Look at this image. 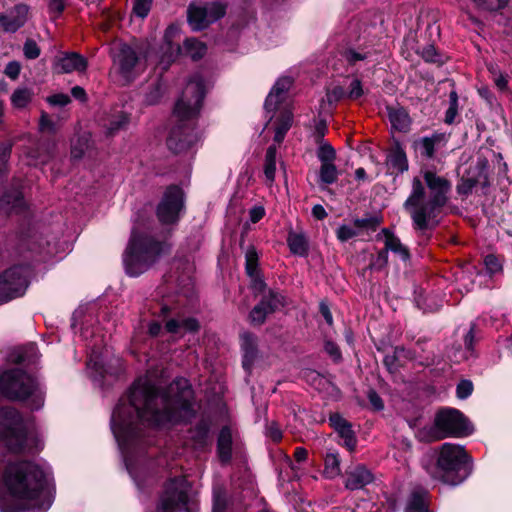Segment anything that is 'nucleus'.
<instances>
[{
    "label": "nucleus",
    "instance_id": "nucleus-1",
    "mask_svg": "<svg viewBox=\"0 0 512 512\" xmlns=\"http://www.w3.org/2000/svg\"><path fill=\"white\" fill-rule=\"evenodd\" d=\"M128 402L129 407L121 402L112 414L115 435H128L134 418L148 425H162L188 420L194 412L192 390L185 379L171 383L167 394H159L149 378H140L130 389Z\"/></svg>",
    "mask_w": 512,
    "mask_h": 512
},
{
    "label": "nucleus",
    "instance_id": "nucleus-2",
    "mask_svg": "<svg viewBox=\"0 0 512 512\" xmlns=\"http://www.w3.org/2000/svg\"><path fill=\"white\" fill-rule=\"evenodd\" d=\"M50 470L32 460L9 463L2 475L1 512H45L52 504Z\"/></svg>",
    "mask_w": 512,
    "mask_h": 512
},
{
    "label": "nucleus",
    "instance_id": "nucleus-3",
    "mask_svg": "<svg viewBox=\"0 0 512 512\" xmlns=\"http://www.w3.org/2000/svg\"><path fill=\"white\" fill-rule=\"evenodd\" d=\"M423 181L414 177L411 192L403 206L417 230H426L437 224L442 208L449 200L451 183L432 170H422Z\"/></svg>",
    "mask_w": 512,
    "mask_h": 512
},
{
    "label": "nucleus",
    "instance_id": "nucleus-4",
    "mask_svg": "<svg viewBox=\"0 0 512 512\" xmlns=\"http://www.w3.org/2000/svg\"><path fill=\"white\" fill-rule=\"evenodd\" d=\"M203 98V80L200 77H195L186 84L174 106L175 125L171 128L167 138V147L173 153H182L197 141L193 121L199 115Z\"/></svg>",
    "mask_w": 512,
    "mask_h": 512
},
{
    "label": "nucleus",
    "instance_id": "nucleus-5",
    "mask_svg": "<svg viewBox=\"0 0 512 512\" xmlns=\"http://www.w3.org/2000/svg\"><path fill=\"white\" fill-rule=\"evenodd\" d=\"M436 462L426 467L427 473L435 480L456 486L470 473L469 456L464 447L444 443L435 450Z\"/></svg>",
    "mask_w": 512,
    "mask_h": 512
},
{
    "label": "nucleus",
    "instance_id": "nucleus-6",
    "mask_svg": "<svg viewBox=\"0 0 512 512\" xmlns=\"http://www.w3.org/2000/svg\"><path fill=\"white\" fill-rule=\"evenodd\" d=\"M144 223L134 221L131 238L124 255L126 271L130 276H137L147 270L156 259L166 251L165 243L155 241L142 232Z\"/></svg>",
    "mask_w": 512,
    "mask_h": 512
},
{
    "label": "nucleus",
    "instance_id": "nucleus-7",
    "mask_svg": "<svg viewBox=\"0 0 512 512\" xmlns=\"http://www.w3.org/2000/svg\"><path fill=\"white\" fill-rule=\"evenodd\" d=\"M0 444L13 453H35L40 441L28 431L20 413L14 408L0 409Z\"/></svg>",
    "mask_w": 512,
    "mask_h": 512
},
{
    "label": "nucleus",
    "instance_id": "nucleus-8",
    "mask_svg": "<svg viewBox=\"0 0 512 512\" xmlns=\"http://www.w3.org/2000/svg\"><path fill=\"white\" fill-rule=\"evenodd\" d=\"M0 391L12 400L30 401L32 409H39L44 396L36 380L21 369H11L0 376Z\"/></svg>",
    "mask_w": 512,
    "mask_h": 512
},
{
    "label": "nucleus",
    "instance_id": "nucleus-9",
    "mask_svg": "<svg viewBox=\"0 0 512 512\" xmlns=\"http://www.w3.org/2000/svg\"><path fill=\"white\" fill-rule=\"evenodd\" d=\"M471 432L468 420L460 411L445 408L436 413L433 426L423 428L419 435L426 442H434L448 437H464Z\"/></svg>",
    "mask_w": 512,
    "mask_h": 512
},
{
    "label": "nucleus",
    "instance_id": "nucleus-10",
    "mask_svg": "<svg viewBox=\"0 0 512 512\" xmlns=\"http://www.w3.org/2000/svg\"><path fill=\"white\" fill-rule=\"evenodd\" d=\"M189 485L185 477L171 479L161 497L160 512H194L188 497Z\"/></svg>",
    "mask_w": 512,
    "mask_h": 512
},
{
    "label": "nucleus",
    "instance_id": "nucleus-11",
    "mask_svg": "<svg viewBox=\"0 0 512 512\" xmlns=\"http://www.w3.org/2000/svg\"><path fill=\"white\" fill-rule=\"evenodd\" d=\"M225 13L226 5L220 2L191 4L187 11L188 23L194 31H200L222 18Z\"/></svg>",
    "mask_w": 512,
    "mask_h": 512
},
{
    "label": "nucleus",
    "instance_id": "nucleus-12",
    "mask_svg": "<svg viewBox=\"0 0 512 512\" xmlns=\"http://www.w3.org/2000/svg\"><path fill=\"white\" fill-rule=\"evenodd\" d=\"M28 286L24 268L16 266L7 269L0 275V304L20 297Z\"/></svg>",
    "mask_w": 512,
    "mask_h": 512
},
{
    "label": "nucleus",
    "instance_id": "nucleus-13",
    "mask_svg": "<svg viewBox=\"0 0 512 512\" xmlns=\"http://www.w3.org/2000/svg\"><path fill=\"white\" fill-rule=\"evenodd\" d=\"M183 207V191L177 186H170L166 189L164 196L157 207V217L163 224L175 223L178 221Z\"/></svg>",
    "mask_w": 512,
    "mask_h": 512
},
{
    "label": "nucleus",
    "instance_id": "nucleus-14",
    "mask_svg": "<svg viewBox=\"0 0 512 512\" xmlns=\"http://www.w3.org/2000/svg\"><path fill=\"white\" fill-rule=\"evenodd\" d=\"M146 58L145 49L140 45L130 46L121 45L116 56L115 62L119 66L120 72L129 77L131 73L141 65L142 59Z\"/></svg>",
    "mask_w": 512,
    "mask_h": 512
},
{
    "label": "nucleus",
    "instance_id": "nucleus-15",
    "mask_svg": "<svg viewBox=\"0 0 512 512\" xmlns=\"http://www.w3.org/2000/svg\"><path fill=\"white\" fill-rule=\"evenodd\" d=\"M29 15L30 8L26 4L15 5L7 14L0 13V31L15 33L26 24Z\"/></svg>",
    "mask_w": 512,
    "mask_h": 512
},
{
    "label": "nucleus",
    "instance_id": "nucleus-16",
    "mask_svg": "<svg viewBox=\"0 0 512 512\" xmlns=\"http://www.w3.org/2000/svg\"><path fill=\"white\" fill-rule=\"evenodd\" d=\"M280 306H283V297L280 294L269 291V294L264 296L261 302L250 312V322L253 325H262L267 316Z\"/></svg>",
    "mask_w": 512,
    "mask_h": 512
},
{
    "label": "nucleus",
    "instance_id": "nucleus-17",
    "mask_svg": "<svg viewBox=\"0 0 512 512\" xmlns=\"http://www.w3.org/2000/svg\"><path fill=\"white\" fill-rule=\"evenodd\" d=\"M373 481V473L364 465H357L346 472L345 487L350 490L362 489Z\"/></svg>",
    "mask_w": 512,
    "mask_h": 512
},
{
    "label": "nucleus",
    "instance_id": "nucleus-18",
    "mask_svg": "<svg viewBox=\"0 0 512 512\" xmlns=\"http://www.w3.org/2000/svg\"><path fill=\"white\" fill-rule=\"evenodd\" d=\"M292 79L290 77H281L274 84L272 90L265 101V107L269 111L278 109L279 104L285 99L286 93L292 86Z\"/></svg>",
    "mask_w": 512,
    "mask_h": 512
},
{
    "label": "nucleus",
    "instance_id": "nucleus-19",
    "mask_svg": "<svg viewBox=\"0 0 512 512\" xmlns=\"http://www.w3.org/2000/svg\"><path fill=\"white\" fill-rule=\"evenodd\" d=\"M86 68V59L77 53H67L58 58L55 63V71L57 73H71L74 71L82 72L85 71Z\"/></svg>",
    "mask_w": 512,
    "mask_h": 512
},
{
    "label": "nucleus",
    "instance_id": "nucleus-20",
    "mask_svg": "<svg viewBox=\"0 0 512 512\" xmlns=\"http://www.w3.org/2000/svg\"><path fill=\"white\" fill-rule=\"evenodd\" d=\"M382 233L385 236V249L379 252V257L383 258V260L386 261L387 253L390 250V251L398 254L403 260H406L409 258V251L401 243L399 238H397L388 229H383Z\"/></svg>",
    "mask_w": 512,
    "mask_h": 512
},
{
    "label": "nucleus",
    "instance_id": "nucleus-21",
    "mask_svg": "<svg viewBox=\"0 0 512 512\" xmlns=\"http://www.w3.org/2000/svg\"><path fill=\"white\" fill-rule=\"evenodd\" d=\"M428 491L423 488H415L409 495L405 512H431L428 508Z\"/></svg>",
    "mask_w": 512,
    "mask_h": 512
},
{
    "label": "nucleus",
    "instance_id": "nucleus-22",
    "mask_svg": "<svg viewBox=\"0 0 512 512\" xmlns=\"http://www.w3.org/2000/svg\"><path fill=\"white\" fill-rule=\"evenodd\" d=\"M198 329L199 323L194 318H171L165 322V330L171 334L196 332Z\"/></svg>",
    "mask_w": 512,
    "mask_h": 512
},
{
    "label": "nucleus",
    "instance_id": "nucleus-23",
    "mask_svg": "<svg viewBox=\"0 0 512 512\" xmlns=\"http://www.w3.org/2000/svg\"><path fill=\"white\" fill-rule=\"evenodd\" d=\"M241 339L244 352L243 366L245 369H250L257 356V338L253 334L244 333Z\"/></svg>",
    "mask_w": 512,
    "mask_h": 512
},
{
    "label": "nucleus",
    "instance_id": "nucleus-24",
    "mask_svg": "<svg viewBox=\"0 0 512 512\" xmlns=\"http://www.w3.org/2000/svg\"><path fill=\"white\" fill-rule=\"evenodd\" d=\"M25 208L24 198L19 191H13L3 196L1 200V209H4L7 213L15 212L19 213Z\"/></svg>",
    "mask_w": 512,
    "mask_h": 512
},
{
    "label": "nucleus",
    "instance_id": "nucleus-25",
    "mask_svg": "<svg viewBox=\"0 0 512 512\" xmlns=\"http://www.w3.org/2000/svg\"><path fill=\"white\" fill-rule=\"evenodd\" d=\"M217 447L220 458L223 461H227L231 456L232 448V434L231 430L228 427H224L221 429L218 436Z\"/></svg>",
    "mask_w": 512,
    "mask_h": 512
},
{
    "label": "nucleus",
    "instance_id": "nucleus-26",
    "mask_svg": "<svg viewBox=\"0 0 512 512\" xmlns=\"http://www.w3.org/2000/svg\"><path fill=\"white\" fill-rule=\"evenodd\" d=\"M276 153H277V148L275 146H270L267 149L266 155H265L264 175H265L266 181L269 185H271L275 179Z\"/></svg>",
    "mask_w": 512,
    "mask_h": 512
},
{
    "label": "nucleus",
    "instance_id": "nucleus-27",
    "mask_svg": "<svg viewBox=\"0 0 512 512\" xmlns=\"http://www.w3.org/2000/svg\"><path fill=\"white\" fill-rule=\"evenodd\" d=\"M206 46L204 43L195 38L186 39L184 42V52L193 60L202 58L206 53Z\"/></svg>",
    "mask_w": 512,
    "mask_h": 512
},
{
    "label": "nucleus",
    "instance_id": "nucleus-28",
    "mask_svg": "<svg viewBox=\"0 0 512 512\" xmlns=\"http://www.w3.org/2000/svg\"><path fill=\"white\" fill-rule=\"evenodd\" d=\"M287 243L293 254L303 256L307 253V241L303 235L290 233L287 238Z\"/></svg>",
    "mask_w": 512,
    "mask_h": 512
},
{
    "label": "nucleus",
    "instance_id": "nucleus-29",
    "mask_svg": "<svg viewBox=\"0 0 512 512\" xmlns=\"http://www.w3.org/2000/svg\"><path fill=\"white\" fill-rule=\"evenodd\" d=\"M341 472L340 459L337 453H327L324 459V474L328 478H334Z\"/></svg>",
    "mask_w": 512,
    "mask_h": 512
},
{
    "label": "nucleus",
    "instance_id": "nucleus-30",
    "mask_svg": "<svg viewBox=\"0 0 512 512\" xmlns=\"http://www.w3.org/2000/svg\"><path fill=\"white\" fill-rule=\"evenodd\" d=\"M33 92L28 88H18L11 95V103L15 108H25L32 100Z\"/></svg>",
    "mask_w": 512,
    "mask_h": 512
},
{
    "label": "nucleus",
    "instance_id": "nucleus-31",
    "mask_svg": "<svg viewBox=\"0 0 512 512\" xmlns=\"http://www.w3.org/2000/svg\"><path fill=\"white\" fill-rule=\"evenodd\" d=\"M389 119L393 127L399 131H405L410 125L408 114L404 110H392L389 112Z\"/></svg>",
    "mask_w": 512,
    "mask_h": 512
},
{
    "label": "nucleus",
    "instance_id": "nucleus-32",
    "mask_svg": "<svg viewBox=\"0 0 512 512\" xmlns=\"http://www.w3.org/2000/svg\"><path fill=\"white\" fill-rule=\"evenodd\" d=\"M179 36V29L175 25L167 27L164 33V42L167 45V49L170 52V56H176L179 54L181 48L179 44H174V39Z\"/></svg>",
    "mask_w": 512,
    "mask_h": 512
},
{
    "label": "nucleus",
    "instance_id": "nucleus-33",
    "mask_svg": "<svg viewBox=\"0 0 512 512\" xmlns=\"http://www.w3.org/2000/svg\"><path fill=\"white\" fill-rule=\"evenodd\" d=\"M293 121V116L291 112H285L279 122L277 123V127L275 130L274 135V141L278 144H280L284 137L286 132L290 129Z\"/></svg>",
    "mask_w": 512,
    "mask_h": 512
},
{
    "label": "nucleus",
    "instance_id": "nucleus-34",
    "mask_svg": "<svg viewBox=\"0 0 512 512\" xmlns=\"http://www.w3.org/2000/svg\"><path fill=\"white\" fill-rule=\"evenodd\" d=\"M444 140V135L442 134H434L431 137H425L421 141L423 154L428 157L432 158L435 154V147L439 143H441Z\"/></svg>",
    "mask_w": 512,
    "mask_h": 512
},
{
    "label": "nucleus",
    "instance_id": "nucleus-35",
    "mask_svg": "<svg viewBox=\"0 0 512 512\" xmlns=\"http://www.w3.org/2000/svg\"><path fill=\"white\" fill-rule=\"evenodd\" d=\"M320 180L325 184H332L337 180L338 172L333 163H322L320 167Z\"/></svg>",
    "mask_w": 512,
    "mask_h": 512
},
{
    "label": "nucleus",
    "instance_id": "nucleus-36",
    "mask_svg": "<svg viewBox=\"0 0 512 512\" xmlns=\"http://www.w3.org/2000/svg\"><path fill=\"white\" fill-rule=\"evenodd\" d=\"M389 162L392 167L397 169L399 172H404L408 169L406 154L401 149H396L390 154Z\"/></svg>",
    "mask_w": 512,
    "mask_h": 512
},
{
    "label": "nucleus",
    "instance_id": "nucleus-37",
    "mask_svg": "<svg viewBox=\"0 0 512 512\" xmlns=\"http://www.w3.org/2000/svg\"><path fill=\"white\" fill-rule=\"evenodd\" d=\"M382 218L377 215L367 216L365 218H357L354 220V226L359 229H367L375 231L381 224Z\"/></svg>",
    "mask_w": 512,
    "mask_h": 512
},
{
    "label": "nucleus",
    "instance_id": "nucleus-38",
    "mask_svg": "<svg viewBox=\"0 0 512 512\" xmlns=\"http://www.w3.org/2000/svg\"><path fill=\"white\" fill-rule=\"evenodd\" d=\"M246 272L250 277L256 276L258 273V254L254 247H251L247 250L246 255Z\"/></svg>",
    "mask_w": 512,
    "mask_h": 512
},
{
    "label": "nucleus",
    "instance_id": "nucleus-39",
    "mask_svg": "<svg viewBox=\"0 0 512 512\" xmlns=\"http://www.w3.org/2000/svg\"><path fill=\"white\" fill-rule=\"evenodd\" d=\"M340 437L344 440V445L350 450H354L356 446V438L351 425L348 423L342 429L336 431Z\"/></svg>",
    "mask_w": 512,
    "mask_h": 512
},
{
    "label": "nucleus",
    "instance_id": "nucleus-40",
    "mask_svg": "<svg viewBox=\"0 0 512 512\" xmlns=\"http://www.w3.org/2000/svg\"><path fill=\"white\" fill-rule=\"evenodd\" d=\"M450 106L445 114V122L447 124H452L454 119L458 113V95L456 91H451L449 94Z\"/></svg>",
    "mask_w": 512,
    "mask_h": 512
},
{
    "label": "nucleus",
    "instance_id": "nucleus-41",
    "mask_svg": "<svg viewBox=\"0 0 512 512\" xmlns=\"http://www.w3.org/2000/svg\"><path fill=\"white\" fill-rule=\"evenodd\" d=\"M129 122L130 118L127 114L121 113L117 115L115 119L110 122L108 127V134L113 135L119 130L126 128Z\"/></svg>",
    "mask_w": 512,
    "mask_h": 512
},
{
    "label": "nucleus",
    "instance_id": "nucleus-42",
    "mask_svg": "<svg viewBox=\"0 0 512 512\" xmlns=\"http://www.w3.org/2000/svg\"><path fill=\"white\" fill-rule=\"evenodd\" d=\"M317 156L321 161V164L327 162L333 163V160L335 159V150L330 144L323 143L318 149Z\"/></svg>",
    "mask_w": 512,
    "mask_h": 512
},
{
    "label": "nucleus",
    "instance_id": "nucleus-43",
    "mask_svg": "<svg viewBox=\"0 0 512 512\" xmlns=\"http://www.w3.org/2000/svg\"><path fill=\"white\" fill-rule=\"evenodd\" d=\"M153 0H134L133 13L140 17L145 18L151 9Z\"/></svg>",
    "mask_w": 512,
    "mask_h": 512
},
{
    "label": "nucleus",
    "instance_id": "nucleus-44",
    "mask_svg": "<svg viewBox=\"0 0 512 512\" xmlns=\"http://www.w3.org/2000/svg\"><path fill=\"white\" fill-rule=\"evenodd\" d=\"M478 7L486 10H498L503 8L508 0H472Z\"/></svg>",
    "mask_w": 512,
    "mask_h": 512
},
{
    "label": "nucleus",
    "instance_id": "nucleus-45",
    "mask_svg": "<svg viewBox=\"0 0 512 512\" xmlns=\"http://www.w3.org/2000/svg\"><path fill=\"white\" fill-rule=\"evenodd\" d=\"M24 55L27 59H36L40 55V48L32 39H27L23 47Z\"/></svg>",
    "mask_w": 512,
    "mask_h": 512
},
{
    "label": "nucleus",
    "instance_id": "nucleus-46",
    "mask_svg": "<svg viewBox=\"0 0 512 512\" xmlns=\"http://www.w3.org/2000/svg\"><path fill=\"white\" fill-rule=\"evenodd\" d=\"M28 352L33 353L34 352V346L31 345L27 348H19L15 350L11 356L10 359L12 362H15L17 364L24 363L27 361V354Z\"/></svg>",
    "mask_w": 512,
    "mask_h": 512
},
{
    "label": "nucleus",
    "instance_id": "nucleus-47",
    "mask_svg": "<svg viewBox=\"0 0 512 512\" xmlns=\"http://www.w3.org/2000/svg\"><path fill=\"white\" fill-rule=\"evenodd\" d=\"M336 235L341 242H345L357 236V231L351 226L342 225L337 229Z\"/></svg>",
    "mask_w": 512,
    "mask_h": 512
},
{
    "label": "nucleus",
    "instance_id": "nucleus-48",
    "mask_svg": "<svg viewBox=\"0 0 512 512\" xmlns=\"http://www.w3.org/2000/svg\"><path fill=\"white\" fill-rule=\"evenodd\" d=\"M421 56L426 62L440 63L439 55L434 46L429 45L422 49Z\"/></svg>",
    "mask_w": 512,
    "mask_h": 512
},
{
    "label": "nucleus",
    "instance_id": "nucleus-49",
    "mask_svg": "<svg viewBox=\"0 0 512 512\" xmlns=\"http://www.w3.org/2000/svg\"><path fill=\"white\" fill-rule=\"evenodd\" d=\"M364 94L362 83L359 79H354L350 84V90L347 94L349 99H359Z\"/></svg>",
    "mask_w": 512,
    "mask_h": 512
},
{
    "label": "nucleus",
    "instance_id": "nucleus-50",
    "mask_svg": "<svg viewBox=\"0 0 512 512\" xmlns=\"http://www.w3.org/2000/svg\"><path fill=\"white\" fill-rule=\"evenodd\" d=\"M473 391L472 382L469 380H463L457 385V396L460 399L467 398Z\"/></svg>",
    "mask_w": 512,
    "mask_h": 512
},
{
    "label": "nucleus",
    "instance_id": "nucleus-51",
    "mask_svg": "<svg viewBox=\"0 0 512 512\" xmlns=\"http://www.w3.org/2000/svg\"><path fill=\"white\" fill-rule=\"evenodd\" d=\"M20 71H21L20 63L17 61H11L6 65L4 73L10 79L16 80L19 77Z\"/></svg>",
    "mask_w": 512,
    "mask_h": 512
},
{
    "label": "nucleus",
    "instance_id": "nucleus-52",
    "mask_svg": "<svg viewBox=\"0 0 512 512\" xmlns=\"http://www.w3.org/2000/svg\"><path fill=\"white\" fill-rule=\"evenodd\" d=\"M39 124H40V129L42 131L55 133L57 130L55 123L50 119V117L47 113H44V112L42 113Z\"/></svg>",
    "mask_w": 512,
    "mask_h": 512
},
{
    "label": "nucleus",
    "instance_id": "nucleus-53",
    "mask_svg": "<svg viewBox=\"0 0 512 512\" xmlns=\"http://www.w3.org/2000/svg\"><path fill=\"white\" fill-rule=\"evenodd\" d=\"M47 102L51 105H58V106H65L67 105L68 103H70V98L68 95L66 94H63V93H59V94H54L52 96H49L47 98Z\"/></svg>",
    "mask_w": 512,
    "mask_h": 512
},
{
    "label": "nucleus",
    "instance_id": "nucleus-54",
    "mask_svg": "<svg viewBox=\"0 0 512 512\" xmlns=\"http://www.w3.org/2000/svg\"><path fill=\"white\" fill-rule=\"evenodd\" d=\"M484 263L486 265V267L492 272V273H495V272H498L501 270L502 266H501V263L500 261L498 260V258L492 254L490 255H487L485 257V260H484Z\"/></svg>",
    "mask_w": 512,
    "mask_h": 512
},
{
    "label": "nucleus",
    "instance_id": "nucleus-55",
    "mask_svg": "<svg viewBox=\"0 0 512 512\" xmlns=\"http://www.w3.org/2000/svg\"><path fill=\"white\" fill-rule=\"evenodd\" d=\"M267 434L274 442H278L282 438V431L275 422L268 424Z\"/></svg>",
    "mask_w": 512,
    "mask_h": 512
},
{
    "label": "nucleus",
    "instance_id": "nucleus-56",
    "mask_svg": "<svg viewBox=\"0 0 512 512\" xmlns=\"http://www.w3.org/2000/svg\"><path fill=\"white\" fill-rule=\"evenodd\" d=\"M345 91L341 86H336L332 90L327 92V100L332 103L339 101L340 99L344 98Z\"/></svg>",
    "mask_w": 512,
    "mask_h": 512
},
{
    "label": "nucleus",
    "instance_id": "nucleus-57",
    "mask_svg": "<svg viewBox=\"0 0 512 512\" xmlns=\"http://www.w3.org/2000/svg\"><path fill=\"white\" fill-rule=\"evenodd\" d=\"M265 215V209L262 206H255L249 211V218L252 223H257Z\"/></svg>",
    "mask_w": 512,
    "mask_h": 512
},
{
    "label": "nucleus",
    "instance_id": "nucleus-58",
    "mask_svg": "<svg viewBox=\"0 0 512 512\" xmlns=\"http://www.w3.org/2000/svg\"><path fill=\"white\" fill-rule=\"evenodd\" d=\"M368 399L375 410H382L384 407L381 397L373 390L369 391Z\"/></svg>",
    "mask_w": 512,
    "mask_h": 512
},
{
    "label": "nucleus",
    "instance_id": "nucleus-59",
    "mask_svg": "<svg viewBox=\"0 0 512 512\" xmlns=\"http://www.w3.org/2000/svg\"><path fill=\"white\" fill-rule=\"evenodd\" d=\"M330 425L337 431L342 429L345 425L348 424L347 420L341 417L339 414H333L329 418Z\"/></svg>",
    "mask_w": 512,
    "mask_h": 512
},
{
    "label": "nucleus",
    "instance_id": "nucleus-60",
    "mask_svg": "<svg viewBox=\"0 0 512 512\" xmlns=\"http://www.w3.org/2000/svg\"><path fill=\"white\" fill-rule=\"evenodd\" d=\"M344 57L350 64H355L357 61L365 59V55L354 50H347L344 52Z\"/></svg>",
    "mask_w": 512,
    "mask_h": 512
},
{
    "label": "nucleus",
    "instance_id": "nucleus-61",
    "mask_svg": "<svg viewBox=\"0 0 512 512\" xmlns=\"http://www.w3.org/2000/svg\"><path fill=\"white\" fill-rule=\"evenodd\" d=\"M474 187V181L471 179L462 180L461 183L457 185V192L459 194L467 195L471 192Z\"/></svg>",
    "mask_w": 512,
    "mask_h": 512
},
{
    "label": "nucleus",
    "instance_id": "nucleus-62",
    "mask_svg": "<svg viewBox=\"0 0 512 512\" xmlns=\"http://www.w3.org/2000/svg\"><path fill=\"white\" fill-rule=\"evenodd\" d=\"M493 81L499 90L504 91L507 89L508 81H507V77L505 75H503L501 73H498V74L495 73L494 77H493Z\"/></svg>",
    "mask_w": 512,
    "mask_h": 512
},
{
    "label": "nucleus",
    "instance_id": "nucleus-63",
    "mask_svg": "<svg viewBox=\"0 0 512 512\" xmlns=\"http://www.w3.org/2000/svg\"><path fill=\"white\" fill-rule=\"evenodd\" d=\"M325 351L332 356L334 359H339L341 357V352L338 346L333 342L325 343Z\"/></svg>",
    "mask_w": 512,
    "mask_h": 512
},
{
    "label": "nucleus",
    "instance_id": "nucleus-64",
    "mask_svg": "<svg viewBox=\"0 0 512 512\" xmlns=\"http://www.w3.org/2000/svg\"><path fill=\"white\" fill-rule=\"evenodd\" d=\"M85 146L86 144L85 143H82L80 141H78L77 144H75L72 149H71V156L73 159H80L83 154H84V151H85Z\"/></svg>",
    "mask_w": 512,
    "mask_h": 512
}]
</instances>
